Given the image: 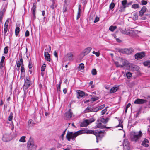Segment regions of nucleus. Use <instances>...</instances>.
<instances>
[{
	"instance_id": "obj_60",
	"label": "nucleus",
	"mask_w": 150,
	"mask_h": 150,
	"mask_svg": "<svg viewBox=\"0 0 150 150\" xmlns=\"http://www.w3.org/2000/svg\"><path fill=\"white\" fill-rule=\"evenodd\" d=\"M19 56H20V57H21V58L20 59V60H19L20 61V62L21 63L22 62H23V61L22 57V54H21V53L19 55Z\"/></svg>"
},
{
	"instance_id": "obj_20",
	"label": "nucleus",
	"mask_w": 150,
	"mask_h": 150,
	"mask_svg": "<svg viewBox=\"0 0 150 150\" xmlns=\"http://www.w3.org/2000/svg\"><path fill=\"white\" fill-rule=\"evenodd\" d=\"M9 136L6 134L4 135L2 140L6 142H7L10 141V139L9 138Z\"/></svg>"
},
{
	"instance_id": "obj_12",
	"label": "nucleus",
	"mask_w": 150,
	"mask_h": 150,
	"mask_svg": "<svg viewBox=\"0 0 150 150\" xmlns=\"http://www.w3.org/2000/svg\"><path fill=\"white\" fill-rule=\"evenodd\" d=\"M149 143V140L146 138H144V140L142 141L141 143V145L145 147H148L149 146L148 144Z\"/></svg>"
},
{
	"instance_id": "obj_25",
	"label": "nucleus",
	"mask_w": 150,
	"mask_h": 150,
	"mask_svg": "<svg viewBox=\"0 0 150 150\" xmlns=\"http://www.w3.org/2000/svg\"><path fill=\"white\" fill-rule=\"evenodd\" d=\"M118 89V88L117 87H113L110 90V93H112L115 92Z\"/></svg>"
},
{
	"instance_id": "obj_1",
	"label": "nucleus",
	"mask_w": 150,
	"mask_h": 150,
	"mask_svg": "<svg viewBox=\"0 0 150 150\" xmlns=\"http://www.w3.org/2000/svg\"><path fill=\"white\" fill-rule=\"evenodd\" d=\"M142 135L141 131H139L138 132L132 131L130 134V138L131 141L136 142L141 138Z\"/></svg>"
},
{
	"instance_id": "obj_52",
	"label": "nucleus",
	"mask_w": 150,
	"mask_h": 150,
	"mask_svg": "<svg viewBox=\"0 0 150 150\" xmlns=\"http://www.w3.org/2000/svg\"><path fill=\"white\" fill-rule=\"evenodd\" d=\"M105 106V104H103L100 106L98 107L99 110H100L103 108Z\"/></svg>"
},
{
	"instance_id": "obj_32",
	"label": "nucleus",
	"mask_w": 150,
	"mask_h": 150,
	"mask_svg": "<svg viewBox=\"0 0 150 150\" xmlns=\"http://www.w3.org/2000/svg\"><path fill=\"white\" fill-rule=\"evenodd\" d=\"M36 7V4L35 3H34L33 4V7L31 9L32 12H35Z\"/></svg>"
},
{
	"instance_id": "obj_2",
	"label": "nucleus",
	"mask_w": 150,
	"mask_h": 150,
	"mask_svg": "<svg viewBox=\"0 0 150 150\" xmlns=\"http://www.w3.org/2000/svg\"><path fill=\"white\" fill-rule=\"evenodd\" d=\"M82 130H79L77 132H70L68 131L67 133L66 136L67 139L70 141L71 139L72 140H75L76 137L79 135L81 134V132Z\"/></svg>"
},
{
	"instance_id": "obj_23",
	"label": "nucleus",
	"mask_w": 150,
	"mask_h": 150,
	"mask_svg": "<svg viewBox=\"0 0 150 150\" xmlns=\"http://www.w3.org/2000/svg\"><path fill=\"white\" fill-rule=\"evenodd\" d=\"M97 124L96 125L95 127V128H100L101 129H103L104 128V125H103L101 123H96Z\"/></svg>"
},
{
	"instance_id": "obj_15",
	"label": "nucleus",
	"mask_w": 150,
	"mask_h": 150,
	"mask_svg": "<svg viewBox=\"0 0 150 150\" xmlns=\"http://www.w3.org/2000/svg\"><path fill=\"white\" fill-rule=\"evenodd\" d=\"M9 23V21L8 19H7L5 22V23L4 24V33L6 34L8 30V25Z\"/></svg>"
},
{
	"instance_id": "obj_26",
	"label": "nucleus",
	"mask_w": 150,
	"mask_h": 150,
	"mask_svg": "<svg viewBox=\"0 0 150 150\" xmlns=\"http://www.w3.org/2000/svg\"><path fill=\"white\" fill-rule=\"evenodd\" d=\"M98 131L97 132V135H100L102 136V138L103 137L104 135L103 134H103L105 132L104 130H97Z\"/></svg>"
},
{
	"instance_id": "obj_38",
	"label": "nucleus",
	"mask_w": 150,
	"mask_h": 150,
	"mask_svg": "<svg viewBox=\"0 0 150 150\" xmlns=\"http://www.w3.org/2000/svg\"><path fill=\"white\" fill-rule=\"evenodd\" d=\"M25 136H23L21 137L19 141L21 142H25Z\"/></svg>"
},
{
	"instance_id": "obj_51",
	"label": "nucleus",
	"mask_w": 150,
	"mask_h": 150,
	"mask_svg": "<svg viewBox=\"0 0 150 150\" xmlns=\"http://www.w3.org/2000/svg\"><path fill=\"white\" fill-rule=\"evenodd\" d=\"M93 53L95 54L96 56L99 57L100 56V53L99 52H96L95 51H93Z\"/></svg>"
},
{
	"instance_id": "obj_13",
	"label": "nucleus",
	"mask_w": 150,
	"mask_h": 150,
	"mask_svg": "<svg viewBox=\"0 0 150 150\" xmlns=\"http://www.w3.org/2000/svg\"><path fill=\"white\" fill-rule=\"evenodd\" d=\"M146 9L147 8L146 6H144L143 7L141 10L139 12V16L142 17L143 16L144 13L146 11Z\"/></svg>"
},
{
	"instance_id": "obj_62",
	"label": "nucleus",
	"mask_w": 150,
	"mask_h": 150,
	"mask_svg": "<svg viewBox=\"0 0 150 150\" xmlns=\"http://www.w3.org/2000/svg\"><path fill=\"white\" fill-rule=\"evenodd\" d=\"M26 93H27L26 92V91H24L23 100H24V99H25V98L26 97Z\"/></svg>"
},
{
	"instance_id": "obj_17",
	"label": "nucleus",
	"mask_w": 150,
	"mask_h": 150,
	"mask_svg": "<svg viewBox=\"0 0 150 150\" xmlns=\"http://www.w3.org/2000/svg\"><path fill=\"white\" fill-rule=\"evenodd\" d=\"M81 5H79L78 7V11L77 13L76 19L78 20L81 16Z\"/></svg>"
},
{
	"instance_id": "obj_44",
	"label": "nucleus",
	"mask_w": 150,
	"mask_h": 150,
	"mask_svg": "<svg viewBox=\"0 0 150 150\" xmlns=\"http://www.w3.org/2000/svg\"><path fill=\"white\" fill-rule=\"evenodd\" d=\"M84 67V64L82 63H81L79 66V68L80 69H82Z\"/></svg>"
},
{
	"instance_id": "obj_40",
	"label": "nucleus",
	"mask_w": 150,
	"mask_h": 150,
	"mask_svg": "<svg viewBox=\"0 0 150 150\" xmlns=\"http://www.w3.org/2000/svg\"><path fill=\"white\" fill-rule=\"evenodd\" d=\"M13 113L12 112L10 113V115L8 117V120L9 121H11L13 118Z\"/></svg>"
},
{
	"instance_id": "obj_49",
	"label": "nucleus",
	"mask_w": 150,
	"mask_h": 150,
	"mask_svg": "<svg viewBox=\"0 0 150 150\" xmlns=\"http://www.w3.org/2000/svg\"><path fill=\"white\" fill-rule=\"evenodd\" d=\"M108 108V107H106L105 108V109H104L101 112V115H103L104 114H105V113L106 112L107 110V108Z\"/></svg>"
},
{
	"instance_id": "obj_7",
	"label": "nucleus",
	"mask_w": 150,
	"mask_h": 150,
	"mask_svg": "<svg viewBox=\"0 0 150 150\" xmlns=\"http://www.w3.org/2000/svg\"><path fill=\"white\" fill-rule=\"evenodd\" d=\"M73 113L71 112V109H69L67 112L64 114V119L66 120H68L70 119L72 117Z\"/></svg>"
},
{
	"instance_id": "obj_53",
	"label": "nucleus",
	"mask_w": 150,
	"mask_h": 150,
	"mask_svg": "<svg viewBox=\"0 0 150 150\" xmlns=\"http://www.w3.org/2000/svg\"><path fill=\"white\" fill-rule=\"evenodd\" d=\"M92 110V112H96L99 110L98 108V107H96L95 108H93V109Z\"/></svg>"
},
{
	"instance_id": "obj_55",
	"label": "nucleus",
	"mask_w": 150,
	"mask_h": 150,
	"mask_svg": "<svg viewBox=\"0 0 150 150\" xmlns=\"http://www.w3.org/2000/svg\"><path fill=\"white\" fill-rule=\"evenodd\" d=\"M29 31L28 30H26L25 33V36L26 37L29 36Z\"/></svg>"
},
{
	"instance_id": "obj_11",
	"label": "nucleus",
	"mask_w": 150,
	"mask_h": 150,
	"mask_svg": "<svg viewBox=\"0 0 150 150\" xmlns=\"http://www.w3.org/2000/svg\"><path fill=\"white\" fill-rule=\"evenodd\" d=\"M92 49V48L90 47H88L85 48L81 53V54L83 55V56L88 54Z\"/></svg>"
},
{
	"instance_id": "obj_47",
	"label": "nucleus",
	"mask_w": 150,
	"mask_h": 150,
	"mask_svg": "<svg viewBox=\"0 0 150 150\" xmlns=\"http://www.w3.org/2000/svg\"><path fill=\"white\" fill-rule=\"evenodd\" d=\"M99 98L97 97L96 96H95L94 97H92L91 98L92 101H95L99 99Z\"/></svg>"
},
{
	"instance_id": "obj_30",
	"label": "nucleus",
	"mask_w": 150,
	"mask_h": 150,
	"mask_svg": "<svg viewBox=\"0 0 150 150\" xmlns=\"http://www.w3.org/2000/svg\"><path fill=\"white\" fill-rule=\"evenodd\" d=\"M4 16V14L2 12H0V25L2 23V19Z\"/></svg>"
},
{
	"instance_id": "obj_27",
	"label": "nucleus",
	"mask_w": 150,
	"mask_h": 150,
	"mask_svg": "<svg viewBox=\"0 0 150 150\" xmlns=\"http://www.w3.org/2000/svg\"><path fill=\"white\" fill-rule=\"evenodd\" d=\"M127 2V0H124L122 1V4L123 6V9H125L126 8Z\"/></svg>"
},
{
	"instance_id": "obj_28",
	"label": "nucleus",
	"mask_w": 150,
	"mask_h": 150,
	"mask_svg": "<svg viewBox=\"0 0 150 150\" xmlns=\"http://www.w3.org/2000/svg\"><path fill=\"white\" fill-rule=\"evenodd\" d=\"M117 28V27L116 26H114L111 25L109 28V30L112 32L114 31Z\"/></svg>"
},
{
	"instance_id": "obj_34",
	"label": "nucleus",
	"mask_w": 150,
	"mask_h": 150,
	"mask_svg": "<svg viewBox=\"0 0 150 150\" xmlns=\"http://www.w3.org/2000/svg\"><path fill=\"white\" fill-rule=\"evenodd\" d=\"M95 136L96 137V142L97 143H98V139H100V140H101L102 139V136H101L100 135H95Z\"/></svg>"
},
{
	"instance_id": "obj_50",
	"label": "nucleus",
	"mask_w": 150,
	"mask_h": 150,
	"mask_svg": "<svg viewBox=\"0 0 150 150\" xmlns=\"http://www.w3.org/2000/svg\"><path fill=\"white\" fill-rule=\"evenodd\" d=\"M117 50L120 53H121L123 54H125V49H118Z\"/></svg>"
},
{
	"instance_id": "obj_36",
	"label": "nucleus",
	"mask_w": 150,
	"mask_h": 150,
	"mask_svg": "<svg viewBox=\"0 0 150 150\" xmlns=\"http://www.w3.org/2000/svg\"><path fill=\"white\" fill-rule=\"evenodd\" d=\"M33 67V65L31 61V59H30V60L29 61V64L28 66V68L29 69H31Z\"/></svg>"
},
{
	"instance_id": "obj_19",
	"label": "nucleus",
	"mask_w": 150,
	"mask_h": 150,
	"mask_svg": "<svg viewBox=\"0 0 150 150\" xmlns=\"http://www.w3.org/2000/svg\"><path fill=\"white\" fill-rule=\"evenodd\" d=\"M35 123L34 122L33 120L32 119L29 120L28 124V127H30L32 126H33Z\"/></svg>"
},
{
	"instance_id": "obj_45",
	"label": "nucleus",
	"mask_w": 150,
	"mask_h": 150,
	"mask_svg": "<svg viewBox=\"0 0 150 150\" xmlns=\"http://www.w3.org/2000/svg\"><path fill=\"white\" fill-rule=\"evenodd\" d=\"M8 46L6 47L4 49V54H7L8 52Z\"/></svg>"
},
{
	"instance_id": "obj_61",
	"label": "nucleus",
	"mask_w": 150,
	"mask_h": 150,
	"mask_svg": "<svg viewBox=\"0 0 150 150\" xmlns=\"http://www.w3.org/2000/svg\"><path fill=\"white\" fill-rule=\"evenodd\" d=\"M56 6L55 5V4H52L50 6V7L51 8H52V9H54V7H56Z\"/></svg>"
},
{
	"instance_id": "obj_21",
	"label": "nucleus",
	"mask_w": 150,
	"mask_h": 150,
	"mask_svg": "<svg viewBox=\"0 0 150 150\" xmlns=\"http://www.w3.org/2000/svg\"><path fill=\"white\" fill-rule=\"evenodd\" d=\"M109 118L108 117L105 119L104 118L101 117L100 118V121L101 122L104 123H106L108 122Z\"/></svg>"
},
{
	"instance_id": "obj_59",
	"label": "nucleus",
	"mask_w": 150,
	"mask_h": 150,
	"mask_svg": "<svg viewBox=\"0 0 150 150\" xmlns=\"http://www.w3.org/2000/svg\"><path fill=\"white\" fill-rule=\"evenodd\" d=\"M67 8L66 6H64L63 8V12H65L67 11Z\"/></svg>"
},
{
	"instance_id": "obj_29",
	"label": "nucleus",
	"mask_w": 150,
	"mask_h": 150,
	"mask_svg": "<svg viewBox=\"0 0 150 150\" xmlns=\"http://www.w3.org/2000/svg\"><path fill=\"white\" fill-rule=\"evenodd\" d=\"M20 31V28L18 27H17L15 29V33L16 37H18Z\"/></svg>"
},
{
	"instance_id": "obj_37",
	"label": "nucleus",
	"mask_w": 150,
	"mask_h": 150,
	"mask_svg": "<svg viewBox=\"0 0 150 150\" xmlns=\"http://www.w3.org/2000/svg\"><path fill=\"white\" fill-rule=\"evenodd\" d=\"M49 48H47L45 50L46 51V52H45L44 53H45V54H47V53H49V52H50L51 48L50 46H49Z\"/></svg>"
},
{
	"instance_id": "obj_24",
	"label": "nucleus",
	"mask_w": 150,
	"mask_h": 150,
	"mask_svg": "<svg viewBox=\"0 0 150 150\" xmlns=\"http://www.w3.org/2000/svg\"><path fill=\"white\" fill-rule=\"evenodd\" d=\"M93 109L92 108H90L89 107H88L83 111V112L84 113L89 112H92Z\"/></svg>"
},
{
	"instance_id": "obj_14",
	"label": "nucleus",
	"mask_w": 150,
	"mask_h": 150,
	"mask_svg": "<svg viewBox=\"0 0 150 150\" xmlns=\"http://www.w3.org/2000/svg\"><path fill=\"white\" fill-rule=\"evenodd\" d=\"M133 52V50L132 48L129 49H125V54H130Z\"/></svg>"
},
{
	"instance_id": "obj_48",
	"label": "nucleus",
	"mask_w": 150,
	"mask_h": 150,
	"mask_svg": "<svg viewBox=\"0 0 150 150\" xmlns=\"http://www.w3.org/2000/svg\"><path fill=\"white\" fill-rule=\"evenodd\" d=\"M115 6V4L114 3H112L110 5L109 8L111 9H112L114 8Z\"/></svg>"
},
{
	"instance_id": "obj_35",
	"label": "nucleus",
	"mask_w": 150,
	"mask_h": 150,
	"mask_svg": "<svg viewBox=\"0 0 150 150\" xmlns=\"http://www.w3.org/2000/svg\"><path fill=\"white\" fill-rule=\"evenodd\" d=\"M144 65L145 66H148L149 67V66L150 64V61H145L143 63Z\"/></svg>"
},
{
	"instance_id": "obj_16",
	"label": "nucleus",
	"mask_w": 150,
	"mask_h": 150,
	"mask_svg": "<svg viewBox=\"0 0 150 150\" xmlns=\"http://www.w3.org/2000/svg\"><path fill=\"white\" fill-rule=\"evenodd\" d=\"M21 74L20 78L21 79H23L25 76V70L24 67H21Z\"/></svg>"
},
{
	"instance_id": "obj_18",
	"label": "nucleus",
	"mask_w": 150,
	"mask_h": 150,
	"mask_svg": "<svg viewBox=\"0 0 150 150\" xmlns=\"http://www.w3.org/2000/svg\"><path fill=\"white\" fill-rule=\"evenodd\" d=\"M66 56L69 60H72L73 59V55L71 52L68 53Z\"/></svg>"
},
{
	"instance_id": "obj_6",
	"label": "nucleus",
	"mask_w": 150,
	"mask_h": 150,
	"mask_svg": "<svg viewBox=\"0 0 150 150\" xmlns=\"http://www.w3.org/2000/svg\"><path fill=\"white\" fill-rule=\"evenodd\" d=\"M35 147H36V146L34 145V142L31 139V137H30L27 143V147L29 150H31Z\"/></svg>"
},
{
	"instance_id": "obj_10",
	"label": "nucleus",
	"mask_w": 150,
	"mask_h": 150,
	"mask_svg": "<svg viewBox=\"0 0 150 150\" xmlns=\"http://www.w3.org/2000/svg\"><path fill=\"white\" fill-rule=\"evenodd\" d=\"M147 102V100L146 99L137 98L135 100L134 103L135 104H142Z\"/></svg>"
},
{
	"instance_id": "obj_63",
	"label": "nucleus",
	"mask_w": 150,
	"mask_h": 150,
	"mask_svg": "<svg viewBox=\"0 0 150 150\" xmlns=\"http://www.w3.org/2000/svg\"><path fill=\"white\" fill-rule=\"evenodd\" d=\"M126 147H127V149L128 150H129L130 149V147L129 146V144H128L125 145Z\"/></svg>"
},
{
	"instance_id": "obj_8",
	"label": "nucleus",
	"mask_w": 150,
	"mask_h": 150,
	"mask_svg": "<svg viewBox=\"0 0 150 150\" xmlns=\"http://www.w3.org/2000/svg\"><path fill=\"white\" fill-rule=\"evenodd\" d=\"M146 54L144 52H142L136 53L134 55V57L136 59L139 60L145 56Z\"/></svg>"
},
{
	"instance_id": "obj_56",
	"label": "nucleus",
	"mask_w": 150,
	"mask_h": 150,
	"mask_svg": "<svg viewBox=\"0 0 150 150\" xmlns=\"http://www.w3.org/2000/svg\"><path fill=\"white\" fill-rule=\"evenodd\" d=\"M99 20V18L98 17L96 16L95 18V19L94 21V23H96L98 22Z\"/></svg>"
},
{
	"instance_id": "obj_54",
	"label": "nucleus",
	"mask_w": 150,
	"mask_h": 150,
	"mask_svg": "<svg viewBox=\"0 0 150 150\" xmlns=\"http://www.w3.org/2000/svg\"><path fill=\"white\" fill-rule=\"evenodd\" d=\"M134 16L133 18L136 20H137L138 18V16L137 14V13H134Z\"/></svg>"
},
{
	"instance_id": "obj_39",
	"label": "nucleus",
	"mask_w": 150,
	"mask_h": 150,
	"mask_svg": "<svg viewBox=\"0 0 150 150\" xmlns=\"http://www.w3.org/2000/svg\"><path fill=\"white\" fill-rule=\"evenodd\" d=\"M62 82V81H60L59 82V83L58 85V86L57 87V92H61V91L60 90V87H61V84Z\"/></svg>"
},
{
	"instance_id": "obj_5",
	"label": "nucleus",
	"mask_w": 150,
	"mask_h": 150,
	"mask_svg": "<svg viewBox=\"0 0 150 150\" xmlns=\"http://www.w3.org/2000/svg\"><path fill=\"white\" fill-rule=\"evenodd\" d=\"M82 131L81 132V134L84 133H86L88 134H92L96 135L97 134V132L98 131L93 130H87L86 131L85 130H81Z\"/></svg>"
},
{
	"instance_id": "obj_43",
	"label": "nucleus",
	"mask_w": 150,
	"mask_h": 150,
	"mask_svg": "<svg viewBox=\"0 0 150 150\" xmlns=\"http://www.w3.org/2000/svg\"><path fill=\"white\" fill-rule=\"evenodd\" d=\"M132 8H133L136 9L139 8V4H134L132 5Z\"/></svg>"
},
{
	"instance_id": "obj_41",
	"label": "nucleus",
	"mask_w": 150,
	"mask_h": 150,
	"mask_svg": "<svg viewBox=\"0 0 150 150\" xmlns=\"http://www.w3.org/2000/svg\"><path fill=\"white\" fill-rule=\"evenodd\" d=\"M91 73L93 75H95L97 74V72L95 69H93L91 71Z\"/></svg>"
},
{
	"instance_id": "obj_4",
	"label": "nucleus",
	"mask_w": 150,
	"mask_h": 150,
	"mask_svg": "<svg viewBox=\"0 0 150 150\" xmlns=\"http://www.w3.org/2000/svg\"><path fill=\"white\" fill-rule=\"evenodd\" d=\"M32 84V82L30 81L29 77L26 76L23 85L24 86L23 88L24 91H26Z\"/></svg>"
},
{
	"instance_id": "obj_64",
	"label": "nucleus",
	"mask_w": 150,
	"mask_h": 150,
	"mask_svg": "<svg viewBox=\"0 0 150 150\" xmlns=\"http://www.w3.org/2000/svg\"><path fill=\"white\" fill-rule=\"evenodd\" d=\"M5 59V57L4 56H2L1 57V60L0 61V62H3L4 60Z\"/></svg>"
},
{
	"instance_id": "obj_46",
	"label": "nucleus",
	"mask_w": 150,
	"mask_h": 150,
	"mask_svg": "<svg viewBox=\"0 0 150 150\" xmlns=\"http://www.w3.org/2000/svg\"><path fill=\"white\" fill-rule=\"evenodd\" d=\"M67 129H65L63 132L62 133V134L61 135V136H60V137L61 138V139H62V140H64V135L65 134V132H66V130H67Z\"/></svg>"
},
{
	"instance_id": "obj_3",
	"label": "nucleus",
	"mask_w": 150,
	"mask_h": 150,
	"mask_svg": "<svg viewBox=\"0 0 150 150\" xmlns=\"http://www.w3.org/2000/svg\"><path fill=\"white\" fill-rule=\"evenodd\" d=\"M96 120L93 117H92L89 119H86L83 121L81 123L80 126L81 127L87 126L89 124L95 121Z\"/></svg>"
},
{
	"instance_id": "obj_42",
	"label": "nucleus",
	"mask_w": 150,
	"mask_h": 150,
	"mask_svg": "<svg viewBox=\"0 0 150 150\" xmlns=\"http://www.w3.org/2000/svg\"><path fill=\"white\" fill-rule=\"evenodd\" d=\"M46 67V65L44 64L41 67V70L42 71H44Z\"/></svg>"
},
{
	"instance_id": "obj_57",
	"label": "nucleus",
	"mask_w": 150,
	"mask_h": 150,
	"mask_svg": "<svg viewBox=\"0 0 150 150\" xmlns=\"http://www.w3.org/2000/svg\"><path fill=\"white\" fill-rule=\"evenodd\" d=\"M142 4V5H145L147 4V2L146 1L142 0L141 1Z\"/></svg>"
},
{
	"instance_id": "obj_33",
	"label": "nucleus",
	"mask_w": 150,
	"mask_h": 150,
	"mask_svg": "<svg viewBox=\"0 0 150 150\" xmlns=\"http://www.w3.org/2000/svg\"><path fill=\"white\" fill-rule=\"evenodd\" d=\"M126 76L127 79H130L132 76V73L130 72H128L126 74Z\"/></svg>"
},
{
	"instance_id": "obj_31",
	"label": "nucleus",
	"mask_w": 150,
	"mask_h": 150,
	"mask_svg": "<svg viewBox=\"0 0 150 150\" xmlns=\"http://www.w3.org/2000/svg\"><path fill=\"white\" fill-rule=\"evenodd\" d=\"M119 124L118 125L116 126V127H121L122 128H123V125L122 124L123 123V121L121 120H119Z\"/></svg>"
},
{
	"instance_id": "obj_9",
	"label": "nucleus",
	"mask_w": 150,
	"mask_h": 150,
	"mask_svg": "<svg viewBox=\"0 0 150 150\" xmlns=\"http://www.w3.org/2000/svg\"><path fill=\"white\" fill-rule=\"evenodd\" d=\"M77 98L79 99H80L81 98L85 96H87L88 94L86 93L83 91L81 90H77Z\"/></svg>"
},
{
	"instance_id": "obj_22",
	"label": "nucleus",
	"mask_w": 150,
	"mask_h": 150,
	"mask_svg": "<svg viewBox=\"0 0 150 150\" xmlns=\"http://www.w3.org/2000/svg\"><path fill=\"white\" fill-rule=\"evenodd\" d=\"M44 56L45 57V59L47 61L50 62L51 58H50V55L49 54V53L45 54L44 53Z\"/></svg>"
},
{
	"instance_id": "obj_58",
	"label": "nucleus",
	"mask_w": 150,
	"mask_h": 150,
	"mask_svg": "<svg viewBox=\"0 0 150 150\" xmlns=\"http://www.w3.org/2000/svg\"><path fill=\"white\" fill-rule=\"evenodd\" d=\"M133 68L134 70H135L136 71H137L139 70V68L138 66H134Z\"/></svg>"
}]
</instances>
